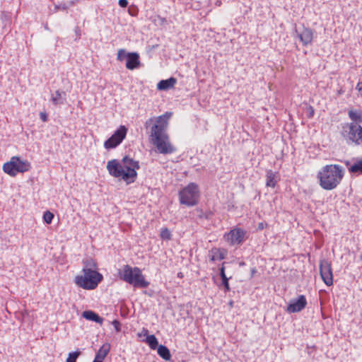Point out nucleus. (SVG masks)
<instances>
[{
    "label": "nucleus",
    "instance_id": "obj_22",
    "mask_svg": "<svg viewBox=\"0 0 362 362\" xmlns=\"http://www.w3.org/2000/svg\"><path fill=\"white\" fill-rule=\"evenodd\" d=\"M158 354L164 360L170 361L171 354L168 347L164 345H159L157 348Z\"/></svg>",
    "mask_w": 362,
    "mask_h": 362
},
{
    "label": "nucleus",
    "instance_id": "obj_15",
    "mask_svg": "<svg viewBox=\"0 0 362 362\" xmlns=\"http://www.w3.org/2000/svg\"><path fill=\"white\" fill-rule=\"evenodd\" d=\"M140 66L139 54L136 52L127 53L126 68L134 70Z\"/></svg>",
    "mask_w": 362,
    "mask_h": 362
},
{
    "label": "nucleus",
    "instance_id": "obj_39",
    "mask_svg": "<svg viewBox=\"0 0 362 362\" xmlns=\"http://www.w3.org/2000/svg\"><path fill=\"white\" fill-rule=\"evenodd\" d=\"M310 109H311V112H310V114H311V116H313V113H314V110L312 107H310Z\"/></svg>",
    "mask_w": 362,
    "mask_h": 362
},
{
    "label": "nucleus",
    "instance_id": "obj_34",
    "mask_svg": "<svg viewBox=\"0 0 362 362\" xmlns=\"http://www.w3.org/2000/svg\"><path fill=\"white\" fill-rule=\"evenodd\" d=\"M119 5L122 7V8H125L128 5V1L127 0H119V2H118Z\"/></svg>",
    "mask_w": 362,
    "mask_h": 362
},
{
    "label": "nucleus",
    "instance_id": "obj_6",
    "mask_svg": "<svg viewBox=\"0 0 362 362\" xmlns=\"http://www.w3.org/2000/svg\"><path fill=\"white\" fill-rule=\"evenodd\" d=\"M199 198V187L191 182L179 192V199L181 204L193 206L197 204Z\"/></svg>",
    "mask_w": 362,
    "mask_h": 362
},
{
    "label": "nucleus",
    "instance_id": "obj_43",
    "mask_svg": "<svg viewBox=\"0 0 362 362\" xmlns=\"http://www.w3.org/2000/svg\"><path fill=\"white\" fill-rule=\"evenodd\" d=\"M345 164H346V165H349V161H346V162L345 163Z\"/></svg>",
    "mask_w": 362,
    "mask_h": 362
},
{
    "label": "nucleus",
    "instance_id": "obj_16",
    "mask_svg": "<svg viewBox=\"0 0 362 362\" xmlns=\"http://www.w3.org/2000/svg\"><path fill=\"white\" fill-rule=\"evenodd\" d=\"M209 253L211 262L221 261L226 257L227 250L223 248L213 247L209 250Z\"/></svg>",
    "mask_w": 362,
    "mask_h": 362
},
{
    "label": "nucleus",
    "instance_id": "obj_32",
    "mask_svg": "<svg viewBox=\"0 0 362 362\" xmlns=\"http://www.w3.org/2000/svg\"><path fill=\"white\" fill-rule=\"evenodd\" d=\"M225 262H223L222 264V266L220 268V276L221 278V279H226V278H228L226 275V273H225Z\"/></svg>",
    "mask_w": 362,
    "mask_h": 362
},
{
    "label": "nucleus",
    "instance_id": "obj_38",
    "mask_svg": "<svg viewBox=\"0 0 362 362\" xmlns=\"http://www.w3.org/2000/svg\"><path fill=\"white\" fill-rule=\"evenodd\" d=\"M216 6H221V1H216Z\"/></svg>",
    "mask_w": 362,
    "mask_h": 362
},
{
    "label": "nucleus",
    "instance_id": "obj_14",
    "mask_svg": "<svg viewBox=\"0 0 362 362\" xmlns=\"http://www.w3.org/2000/svg\"><path fill=\"white\" fill-rule=\"evenodd\" d=\"M314 32L309 28H304L303 30L298 34V36L305 46L309 45L313 42Z\"/></svg>",
    "mask_w": 362,
    "mask_h": 362
},
{
    "label": "nucleus",
    "instance_id": "obj_5",
    "mask_svg": "<svg viewBox=\"0 0 362 362\" xmlns=\"http://www.w3.org/2000/svg\"><path fill=\"white\" fill-rule=\"evenodd\" d=\"M172 115L171 112H166L158 117H151L146 121L145 127L146 128L154 122L153 125L151 128V136L166 134L165 130L168 128L169 119Z\"/></svg>",
    "mask_w": 362,
    "mask_h": 362
},
{
    "label": "nucleus",
    "instance_id": "obj_26",
    "mask_svg": "<svg viewBox=\"0 0 362 362\" xmlns=\"http://www.w3.org/2000/svg\"><path fill=\"white\" fill-rule=\"evenodd\" d=\"M53 218H54V214L52 212H50L49 211H47L44 213L43 220L46 223H47V224L51 223Z\"/></svg>",
    "mask_w": 362,
    "mask_h": 362
},
{
    "label": "nucleus",
    "instance_id": "obj_18",
    "mask_svg": "<svg viewBox=\"0 0 362 362\" xmlns=\"http://www.w3.org/2000/svg\"><path fill=\"white\" fill-rule=\"evenodd\" d=\"M110 344L109 343L103 344L95 354L94 361L103 362V360L107 356L110 351Z\"/></svg>",
    "mask_w": 362,
    "mask_h": 362
},
{
    "label": "nucleus",
    "instance_id": "obj_41",
    "mask_svg": "<svg viewBox=\"0 0 362 362\" xmlns=\"http://www.w3.org/2000/svg\"><path fill=\"white\" fill-rule=\"evenodd\" d=\"M229 305H230V307H233V301H230Z\"/></svg>",
    "mask_w": 362,
    "mask_h": 362
},
{
    "label": "nucleus",
    "instance_id": "obj_3",
    "mask_svg": "<svg viewBox=\"0 0 362 362\" xmlns=\"http://www.w3.org/2000/svg\"><path fill=\"white\" fill-rule=\"evenodd\" d=\"M344 176V169L337 164L323 166L317 173L320 186L325 190H332L338 187Z\"/></svg>",
    "mask_w": 362,
    "mask_h": 362
},
{
    "label": "nucleus",
    "instance_id": "obj_19",
    "mask_svg": "<svg viewBox=\"0 0 362 362\" xmlns=\"http://www.w3.org/2000/svg\"><path fill=\"white\" fill-rule=\"evenodd\" d=\"M177 83L175 78L171 77L166 80H161L157 84V88L160 90H166L173 88Z\"/></svg>",
    "mask_w": 362,
    "mask_h": 362
},
{
    "label": "nucleus",
    "instance_id": "obj_13",
    "mask_svg": "<svg viewBox=\"0 0 362 362\" xmlns=\"http://www.w3.org/2000/svg\"><path fill=\"white\" fill-rule=\"evenodd\" d=\"M307 300L304 295H300L297 299L290 301L286 311L288 313H295L302 311L307 305Z\"/></svg>",
    "mask_w": 362,
    "mask_h": 362
},
{
    "label": "nucleus",
    "instance_id": "obj_30",
    "mask_svg": "<svg viewBox=\"0 0 362 362\" xmlns=\"http://www.w3.org/2000/svg\"><path fill=\"white\" fill-rule=\"evenodd\" d=\"M222 284L224 286L226 292H228V291H229L230 290V285H229V283H228V278H226V279H222Z\"/></svg>",
    "mask_w": 362,
    "mask_h": 362
},
{
    "label": "nucleus",
    "instance_id": "obj_9",
    "mask_svg": "<svg viewBox=\"0 0 362 362\" xmlns=\"http://www.w3.org/2000/svg\"><path fill=\"white\" fill-rule=\"evenodd\" d=\"M344 136L355 145L362 144V127L356 122H349L344 127Z\"/></svg>",
    "mask_w": 362,
    "mask_h": 362
},
{
    "label": "nucleus",
    "instance_id": "obj_8",
    "mask_svg": "<svg viewBox=\"0 0 362 362\" xmlns=\"http://www.w3.org/2000/svg\"><path fill=\"white\" fill-rule=\"evenodd\" d=\"M151 141L159 153L170 154L176 151V148L170 142L168 134L151 136Z\"/></svg>",
    "mask_w": 362,
    "mask_h": 362
},
{
    "label": "nucleus",
    "instance_id": "obj_25",
    "mask_svg": "<svg viewBox=\"0 0 362 362\" xmlns=\"http://www.w3.org/2000/svg\"><path fill=\"white\" fill-rule=\"evenodd\" d=\"M160 236L163 240H170L172 238L170 230L167 228H163L160 230Z\"/></svg>",
    "mask_w": 362,
    "mask_h": 362
},
{
    "label": "nucleus",
    "instance_id": "obj_2",
    "mask_svg": "<svg viewBox=\"0 0 362 362\" xmlns=\"http://www.w3.org/2000/svg\"><path fill=\"white\" fill-rule=\"evenodd\" d=\"M82 274L76 275L74 283L85 290H93L103 281V275L98 272V264L93 259H88L83 262Z\"/></svg>",
    "mask_w": 362,
    "mask_h": 362
},
{
    "label": "nucleus",
    "instance_id": "obj_7",
    "mask_svg": "<svg viewBox=\"0 0 362 362\" xmlns=\"http://www.w3.org/2000/svg\"><path fill=\"white\" fill-rule=\"evenodd\" d=\"M31 168V164L28 160H21L18 156L11 157V160L4 163L3 170L11 176H16L18 173H25Z\"/></svg>",
    "mask_w": 362,
    "mask_h": 362
},
{
    "label": "nucleus",
    "instance_id": "obj_40",
    "mask_svg": "<svg viewBox=\"0 0 362 362\" xmlns=\"http://www.w3.org/2000/svg\"><path fill=\"white\" fill-rule=\"evenodd\" d=\"M310 109H311V112H310V114H311V116H313V113H314V110L312 107H310Z\"/></svg>",
    "mask_w": 362,
    "mask_h": 362
},
{
    "label": "nucleus",
    "instance_id": "obj_28",
    "mask_svg": "<svg viewBox=\"0 0 362 362\" xmlns=\"http://www.w3.org/2000/svg\"><path fill=\"white\" fill-rule=\"evenodd\" d=\"M79 355H80V352H78V351L70 353L69 354V357L67 358L66 362H76V359L79 356Z\"/></svg>",
    "mask_w": 362,
    "mask_h": 362
},
{
    "label": "nucleus",
    "instance_id": "obj_36",
    "mask_svg": "<svg viewBox=\"0 0 362 362\" xmlns=\"http://www.w3.org/2000/svg\"><path fill=\"white\" fill-rule=\"evenodd\" d=\"M148 330L145 329V328H143V329L141 330V332L139 334V337H141V336H148Z\"/></svg>",
    "mask_w": 362,
    "mask_h": 362
},
{
    "label": "nucleus",
    "instance_id": "obj_27",
    "mask_svg": "<svg viewBox=\"0 0 362 362\" xmlns=\"http://www.w3.org/2000/svg\"><path fill=\"white\" fill-rule=\"evenodd\" d=\"M127 53L126 51L123 49H120L117 52V59L119 62H122L123 60L127 59Z\"/></svg>",
    "mask_w": 362,
    "mask_h": 362
},
{
    "label": "nucleus",
    "instance_id": "obj_21",
    "mask_svg": "<svg viewBox=\"0 0 362 362\" xmlns=\"http://www.w3.org/2000/svg\"><path fill=\"white\" fill-rule=\"evenodd\" d=\"M349 119L351 120V122H356L359 124L362 123V110H349L348 112Z\"/></svg>",
    "mask_w": 362,
    "mask_h": 362
},
{
    "label": "nucleus",
    "instance_id": "obj_24",
    "mask_svg": "<svg viewBox=\"0 0 362 362\" xmlns=\"http://www.w3.org/2000/svg\"><path fill=\"white\" fill-rule=\"evenodd\" d=\"M351 173L362 174V160H358L349 168Z\"/></svg>",
    "mask_w": 362,
    "mask_h": 362
},
{
    "label": "nucleus",
    "instance_id": "obj_12",
    "mask_svg": "<svg viewBox=\"0 0 362 362\" xmlns=\"http://www.w3.org/2000/svg\"><path fill=\"white\" fill-rule=\"evenodd\" d=\"M320 273L324 283L329 286L333 284V274L331 262L321 260L320 262Z\"/></svg>",
    "mask_w": 362,
    "mask_h": 362
},
{
    "label": "nucleus",
    "instance_id": "obj_20",
    "mask_svg": "<svg viewBox=\"0 0 362 362\" xmlns=\"http://www.w3.org/2000/svg\"><path fill=\"white\" fill-rule=\"evenodd\" d=\"M82 316L86 320L97 322L100 325L103 322V319L101 317H100L96 313L92 310H86L83 312Z\"/></svg>",
    "mask_w": 362,
    "mask_h": 362
},
{
    "label": "nucleus",
    "instance_id": "obj_17",
    "mask_svg": "<svg viewBox=\"0 0 362 362\" xmlns=\"http://www.w3.org/2000/svg\"><path fill=\"white\" fill-rule=\"evenodd\" d=\"M279 180L278 173H274L272 170H267L266 173V187L274 188Z\"/></svg>",
    "mask_w": 362,
    "mask_h": 362
},
{
    "label": "nucleus",
    "instance_id": "obj_44",
    "mask_svg": "<svg viewBox=\"0 0 362 362\" xmlns=\"http://www.w3.org/2000/svg\"><path fill=\"white\" fill-rule=\"evenodd\" d=\"M361 259L362 260V255L361 256Z\"/></svg>",
    "mask_w": 362,
    "mask_h": 362
},
{
    "label": "nucleus",
    "instance_id": "obj_29",
    "mask_svg": "<svg viewBox=\"0 0 362 362\" xmlns=\"http://www.w3.org/2000/svg\"><path fill=\"white\" fill-rule=\"evenodd\" d=\"M62 97V94L59 90L55 91L54 95L52 97V101L53 104L57 105L59 103V100Z\"/></svg>",
    "mask_w": 362,
    "mask_h": 362
},
{
    "label": "nucleus",
    "instance_id": "obj_23",
    "mask_svg": "<svg viewBox=\"0 0 362 362\" xmlns=\"http://www.w3.org/2000/svg\"><path fill=\"white\" fill-rule=\"evenodd\" d=\"M145 341L146 344H148L149 347L153 350H155L158 346V339L153 334L147 336Z\"/></svg>",
    "mask_w": 362,
    "mask_h": 362
},
{
    "label": "nucleus",
    "instance_id": "obj_10",
    "mask_svg": "<svg viewBox=\"0 0 362 362\" xmlns=\"http://www.w3.org/2000/svg\"><path fill=\"white\" fill-rule=\"evenodd\" d=\"M127 128L124 125H120L113 133V134L104 142V147L109 150L118 146L126 138Z\"/></svg>",
    "mask_w": 362,
    "mask_h": 362
},
{
    "label": "nucleus",
    "instance_id": "obj_42",
    "mask_svg": "<svg viewBox=\"0 0 362 362\" xmlns=\"http://www.w3.org/2000/svg\"><path fill=\"white\" fill-rule=\"evenodd\" d=\"M177 275H178L179 277H182V273H179Z\"/></svg>",
    "mask_w": 362,
    "mask_h": 362
},
{
    "label": "nucleus",
    "instance_id": "obj_4",
    "mask_svg": "<svg viewBox=\"0 0 362 362\" xmlns=\"http://www.w3.org/2000/svg\"><path fill=\"white\" fill-rule=\"evenodd\" d=\"M117 274L121 280L134 287L144 288L149 285V282L146 280L141 269L137 267H132L129 264H125L118 270Z\"/></svg>",
    "mask_w": 362,
    "mask_h": 362
},
{
    "label": "nucleus",
    "instance_id": "obj_31",
    "mask_svg": "<svg viewBox=\"0 0 362 362\" xmlns=\"http://www.w3.org/2000/svg\"><path fill=\"white\" fill-rule=\"evenodd\" d=\"M112 325H113V327L115 329L117 332H119L121 330L120 323L118 320H113L112 322Z\"/></svg>",
    "mask_w": 362,
    "mask_h": 362
},
{
    "label": "nucleus",
    "instance_id": "obj_33",
    "mask_svg": "<svg viewBox=\"0 0 362 362\" xmlns=\"http://www.w3.org/2000/svg\"><path fill=\"white\" fill-rule=\"evenodd\" d=\"M356 89L358 91L361 97L362 98V82L359 81L357 83Z\"/></svg>",
    "mask_w": 362,
    "mask_h": 362
},
{
    "label": "nucleus",
    "instance_id": "obj_37",
    "mask_svg": "<svg viewBox=\"0 0 362 362\" xmlns=\"http://www.w3.org/2000/svg\"><path fill=\"white\" fill-rule=\"evenodd\" d=\"M40 118L42 119V121L46 122L47 119V116L46 113L41 112Z\"/></svg>",
    "mask_w": 362,
    "mask_h": 362
},
{
    "label": "nucleus",
    "instance_id": "obj_11",
    "mask_svg": "<svg viewBox=\"0 0 362 362\" xmlns=\"http://www.w3.org/2000/svg\"><path fill=\"white\" fill-rule=\"evenodd\" d=\"M246 230L240 228H234L223 235V239L230 245H240L245 239Z\"/></svg>",
    "mask_w": 362,
    "mask_h": 362
},
{
    "label": "nucleus",
    "instance_id": "obj_35",
    "mask_svg": "<svg viewBox=\"0 0 362 362\" xmlns=\"http://www.w3.org/2000/svg\"><path fill=\"white\" fill-rule=\"evenodd\" d=\"M267 226V224L264 222H260L258 223L257 228L258 230H263L264 228Z\"/></svg>",
    "mask_w": 362,
    "mask_h": 362
},
{
    "label": "nucleus",
    "instance_id": "obj_1",
    "mask_svg": "<svg viewBox=\"0 0 362 362\" xmlns=\"http://www.w3.org/2000/svg\"><path fill=\"white\" fill-rule=\"evenodd\" d=\"M106 168L111 176L130 185L136 181L140 165L138 160L126 156L121 160L112 159L107 161Z\"/></svg>",
    "mask_w": 362,
    "mask_h": 362
}]
</instances>
